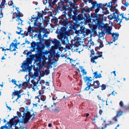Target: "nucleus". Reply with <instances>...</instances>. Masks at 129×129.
Segmentation results:
<instances>
[{"label": "nucleus", "mask_w": 129, "mask_h": 129, "mask_svg": "<svg viewBox=\"0 0 129 129\" xmlns=\"http://www.w3.org/2000/svg\"><path fill=\"white\" fill-rule=\"evenodd\" d=\"M117 0H112V1L111 2V3H112V7H113V5L115 4V2Z\"/></svg>", "instance_id": "obj_51"}, {"label": "nucleus", "mask_w": 129, "mask_h": 129, "mask_svg": "<svg viewBox=\"0 0 129 129\" xmlns=\"http://www.w3.org/2000/svg\"><path fill=\"white\" fill-rule=\"evenodd\" d=\"M91 54H90V55H94V52L93 50H91Z\"/></svg>", "instance_id": "obj_48"}, {"label": "nucleus", "mask_w": 129, "mask_h": 129, "mask_svg": "<svg viewBox=\"0 0 129 129\" xmlns=\"http://www.w3.org/2000/svg\"><path fill=\"white\" fill-rule=\"evenodd\" d=\"M93 74H94V77L95 78H100L102 77L100 73L99 74L98 73V72L96 71L94 72Z\"/></svg>", "instance_id": "obj_16"}, {"label": "nucleus", "mask_w": 129, "mask_h": 129, "mask_svg": "<svg viewBox=\"0 0 129 129\" xmlns=\"http://www.w3.org/2000/svg\"><path fill=\"white\" fill-rule=\"evenodd\" d=\"M79 46H73L72 49L74 51L80 52V50L78 51V50H79L80 49H79Z\"/></svg>", "instance_id": "obj_19"}, {"label": "nucleus", "mask_w": 129, "mask_h": 129, "mask_svg": "<svg viewBox=\"0 0 129 129\" xmlns=\"http://www.w3.org/2000/svg\"><path fill=\"white\" fill-rule=\"evenodd\" d=\"M100 10V9L97 7V8L95 9V12L96 13H97Z\"/></svg>", "instance_id": "obj_50"}, {"label": "nucleus", "mask_w": 129, "mask_h": 129, "mask_svg": "<svg viewBox=\"0 0 129 129\" xmlns=\"http://www.w3.org/2000/svg\"><path fill=\"white\" fill-rule=\"evenodd\" d=\"M31 47L32 48L35 47L36 46V43L35 42H33L31 44Z\"/></svg>", "instance_id": "obj_32"}, {"label": "nucleus", "mask_w": 129, "mask_h": 129, "mask_svg": "<svg viewBox=\"0 0 129 129\" xmlns=\"http://www.w3.org/2000/svg\"><path fill=\"white\" fill-rule=\"evenodd\" d=\"M49 83L48 82H47L46 83V85L48 86L49 85Z\"/></svg>", "instance_id": "obj_62"}, {"label": "nucleus", "mask_w": 129, "mask_h": 129, "mask_svg": "<svg viewBox=\"0 0 129 129\" xmlns=\"http://www.w3.org/2000/svg\"><path fill=\"white\" fill-rule=\"evenodd\" d=\"M80 68L81 69V72L83 73V75H86L87 74L86 72L85 71V70L83 69L82 66H79Z\"/></svg>", "instance_id": "obj_20"}, {"label": "nucleus", "mask_w": 129, "mask_h": 129, "mask_svg": "<svg viewBox=\"0 0 129 129\" xmlns=\"http://www.w3.org/2000/svg\"><path fill=\"white\" fill-rule=\"evenodd\" d=\"M23 70L24 71L28 72L29 74L32 76H34V73L31 72L32 68L29 66L28 62L26 61H24L21 66Z\"/></svg>", "instance_id": "obj_3"}, {"label": "nucleus", "mask_w": 129, "mask_h": 129, "mask_svg": "<svg viewBox=\"0 0 129 129\" xmlns=\"http://www.w3.org/2000/svg\"><path fill=\"white\" fill-rule=\"evenodd\" d=\"M118 117L116 116L113 118V120H114L115 121H117V118Z\"/></svg>", "instance_id": "obj_47"}, {"label": "nucleus", "mask_w": 129, "mask_h": 129, "mask_svg": "<svg viewBox=\"0 0 129 129\" xmlns=\"http://www.w3.org/2000/svg\"><path fill=\"white\" fill-rule=\"evenodd\" d=\"M22 31V30H20V32H18L17 31H16V33L18 34H21V32Z\"/></svg>", "instance_id": "obj_61"}, {"label": "nucleus", "mask_w": 129, "mask_h": 129, "mask_svg": "<svg viewBox=\"0 0 129 129\" xmlns=\"http://www.w3.org/2000/svg\"><path fill=\"white\" fill-rule=\"evenodd\" d=\"M94 85H100V83L99 81H94Z\"/></svg>", "instance_id": "obj_33"}, {"label": "nucleus", "mask_w": 129, "mask_h": 129, "mask_svg": "<svg viewBox=\"0 0 129 129\" xmlns=\"http://www.w3.org/2000/svg\"><path fill=\"white\" fill-rule=\"evenodd\" d=\"M17 19H16V21L18 22V24L19 25L21 24V25H22V23L23 21L20 18L19 16H16Z\"/></svg>", "instance_id": "obj_17"}, {"label": "nucleus", "mask_w": 129, "mask_h": 129, "mask_svg": "<svg viewBox=\"0 0 129 129\" xmlns=\"http://www.w3.org/2000/svg\"><path fill=\"white\" fill-rule=\"evenodd\" d=\"M68 96L67 95L64 96L63 97V99H67L68 98Z\"/></svg>", "instance_id": "obj_59"}, {"label": "nucleus", "mask_w": 129, "mask_h": 129, "mask_svg": "<svg viewBox=\"0 0 129 129\" xmlns=\"http://www.w3.org/2000/svg\"><path fill=\"white\" fill-rule=\"evenodd\" d=\"M97 53L98 54V55L97 56L98 57V58L102 57V52H100L99 53Z\"/></svg>", "instance_id": "obj_38"}, {"label": "nucleus", "mask_w": 129, "mask_h": 129, "mask_svg": "<svg viewBox=\"0 0 129 129\" xmlns=\"http://www.w3.org/2000/svg\"><path fill=\"white\" fill-rule=\"evenodd\" d=\"M89 30H87L85 32H83L81 29L76 31V33L77 34V36H80L79 38H84L86 35L89 34Z\"/></svg>", "instance_id": "obj_5"}, {"label": "nucleus", "mask_w": 129, "mask_h": 129, "mask_svg": "<svg viewBox=\"0 0 129 129\" xmlns=\"http://www.w3.org/2000/svg\"><path fill=\"white\" fill-rule=\"evenodd\" d=\"M23 113V122L25 124L29 120L30 118L32 117L33 119L34 118L35 113H33L30 110L26 108V110L22 112Z\"/></svg>", "instance_id": "obj_1"}, {"label": "nucleus", "mask_w": 129, "mask_h": 129, "mask_svg": "<svg viewBox=\"0 0 129 129\" xmlns=\"http://www.w3.org/2000/svg\"><path fill=\"white\" fill-rule=\"evenodd\" d=\"M28 32L29 33L33 32V31L32 30V27H31L30 25L28 28Z\"/></svg>", "instance_id": "obj_27"}, {"label": "nucleus", "mask_w": 129, "mask_h": 129, "mask_svg": "<svg viewBox=\"0 0 129 129\" xmlns=\"http://www.w3.org/2000/svg\"><path fill=\"white\" fill-rule=\"evenodd\" d=\"M10 5L11 6H12V7H14V5L13 4L12 2L11 1V3L10 4Z\"/></svg>", "instance_id": "obj_54"}, {"label": "nucleus", "mask_w": 129, "mask_h": 129, "mask_svg": "<svg viewBox=\"0 0 129 129\" xmlns=\"http://www.w3.org/2000/svg\"><path fill=\"white\" fill-rule=\"evenodd\" d=\"M41 101H43V102L45 100V98L44 97H43V98H41Z\"/></svg>", "instance_id": "obj_49"}, {"label": "nucleus", "mask_w": 129, "mask_h": 129, "mask_svg": "<svg viewBox=\"0 0 129 129\" xmlns=\"http://www.w3.org/2000/svg\"><path fill=\"white\" fill-rule=\"evenodd\" d=\"M102 112V111L101 109H100L99 112V113L100 114V115H101V114Z\"/></svg>", "instance_id": "obj_60"}, {"label": "nucleus", "mask_w": 129, "mask_h": 129, "mask_svg": "<svg viewBox=\"0 0 129 129\" xmlns=\"http://www.w3.org/2000/svg\"><path fill=\"white\" fill-rule=\"evenodd\" d=\"M17 45H16L14 43L12 42L11 44H10V48L11 49L10 51H13L16 50Z\"/></svg>", "instance_id": "obj_12"}, {"label": "nucleus", "mask_w": 129, "mask_h": 129, "mask_svg": "<svg viewBox=\"0 0 129 129\" xmlns=\"http://www.w3.org/2000/svg\"><path fill=\"white\" fill-rule=\"evenodd\" d=\"M112 94V95H115V93H114V91H113L112 92V93L111 94H110V95L111 94Z\"/></svg>", "instance_id": "obj_63"}, {"label": "nucleus", "mask_w": 129, "mask_h": 129, "mask_svg": "<svg viewBox=\"0 0 129 129\" xmlns=\"http://www.w3.org/2000/svg\"><path fill=\"white\" fill-rule=\"evenodd\" d=\"M97 7L100 8L102 9L105 6L104 5H103L101 4H98L96 5Z\"/></svg>", "instance_id": "obj_24"}, {"label": "nucleus", "mask_w": 129, "mask_h": 129, "mask_svg": "<svg viewBox=\"0 0 129 129\" xmlns=\"http://www.w3.org/2000/svg\"><path fill=\"white\" fill-rule=\"evenodd\" d=\"M39 80H38L36 82H33V86L32 87L33 89V91H36L38 90L39 89L38 87V84Z\"/></svg>", "instance_id": "obj_10"}, {"label": "nucleus", "mask_w": 129, "mask_h": 129, "mask_svg": "<svg viewBox=\"0 0 129 129\" xmlns=\"http://www.w3.org/2000/svg\"><path fill=\"white\" fill-rule=\"evenodd\" d=\"M39 75V73L37 70L35 71L34 73V76H38Z\"/></svg>", "instance_id": "obj_28"}, {"label": "nucleus", "mask_w": 129, "mask_h": 129, "mask_svg": "<svg viewBox=\"0 0 129 129\" xmlns=\"http://www.w3.org/2000/svg\"><path fill=\"white\" fill-rule=\"evenodd\" d=\"M104 39V36L99 38V39L101 41L99 42V44H100V47L102 48L103 46L102 42Z\"/></svg>", "instance_id": "obj_15"}, {"label": "nucleus", "mask_w": 129, "mask_h": 129, "mask_svg": "<svg viewBox=\"0 0 129 129\" xmlns=\"http://www.w3.org/2000/svg\"><path fill=\"white\" fill-rule=\"evenodd\" d=\"M43 56L40 59V61L39 63L40 66L41 67H46L47 65L50 64V59L49 58L46 57V55L47 56V54L46 53H43ZM48 57L49 56H48Z\"/></svg>", "instance_id": "obj_2"}, {"label": "nucleus", "mask_w": 129, "mask_h": 129, "mask_svg": "<svg viewBox=\"0 0 129 129\" xmlns=\"http://www.w3.org/2000/svg\"><path fill=\"white\" fill-rule=\"evenodd\" d=\"M66 48L67 49H70V45H67L66 46Z\"/></svg>", "instance_id": "obj_44"}, {"label": "nucleus", "mask_w": 129, "mask_h": 129, "mask_svg": "<svg viewBox=\"0 0 129 129\" xmlns=\"http://www.w3.org/2000/svg\"><path fill=\"white\" fill-rule=\"evenodd\" d=\"M30 77L29 76V75H27L25 77V78L26 79L27 82H28L29 81L30 79Z\"/></svg>", "instance_id": "obj_26"}, {"label": "nucleus", "mask_w": 129, "mask_h": 129, "mask_svg": "<svg viewBox=\"0 0 129 129\" xmlns=\"http://www.w3.org/2000/svg\"><path fill=\"white\" fill-rule=\"evenodd\" d=\"M45 81L43 80H41L40 81V83L42 85H43L45 83Z\"/></svg>", "instance_id": "obj_42"}, {"label": "nucleus", "mask_w": 129, "mask_h": 129, "mask_svg": "<svg viewBox=\"0 0 129 129\" xmlns=\"http://www.w3.org/2000/svg\"><path fill=\"white\" fill-rule=\"evenodd\" d=\"M16 16H19V17L20 16H23V14L22 13H20L19 11H18V12L16 13Z\"/></svg>", "instance_id": "obj_30"}, {"label": "nucleus", "mask_w": 129, "mask_h": 129, "mask_svg": "<svg viewBox=\"0 0 129 129\" xmlns=\"http://www.w3.org/2000/svg\"><path fill=\"white\" fill-rule=\"evenodd\" d=\"M126 8V7L125 5H124V6H122L121 7V8L123 9H125Z\"/></svg>", "instance_id": "obj_58"}, {"label": "nucleus", "mask_w": 129, "mask_h": 129, "mask_svg": "<svg viewBox=\"0 0 129 129\" xmlns=\"http://www.w3.org/2000/svg\"><path fill=\"white\" fill-rule=\"evenodd\" d=\"M98 57L97 56H96L94 57H93L91 59V61L93 63H96V62L94 61V60L97 59L98 58Z\"/></svg>", "instance_id": "obj_21"}, {"label": "nucleus", "mask_w": 129, "mask_h": 129, "mask_svg": "<svg viewBox=\"0 0 129 129\" xmlns=\"http://www.w3.org/2000/svg\"><path fill=\"white\" fill-rule=\"evenodd\" d=\"M124 5H125L126 7H127L129 5V4L128 3H126L125 4H124Z\"/></svg>", "instance_id": "obj_56"}, {"label": "nucleus", "mask_w": 129, "mask_h": 129, "mask_svg": "<svg viewBox=\"0 0 129 129\" xmlns=\"http://www.w3.org/2000/svg\"><path fill=\"white\" fill-rule=\"evenodd\" d=\"M84 79L87 85H92L91 83L92 81V78L91 77L86 76L84 78Z\"/></svg>", "instance_id": "obj_8"}, {"label": "nucleus", "mask_w": 129, "mask_h": 129, "mask_svg": "<svg viewBox=\"0 0 129 129\" xmlns=\"http://www.w3.org/2000/svg\"><path fill=\"white\" fill-rule=\"evenodd\" d=\"M18 121H19L18 119L16 120L14 118L10 120L9 123H8L6 124L5 126H2L0 128L1 129L9 128H12L13 126V127L15 126L16 124L18 123Z\"/></svg>", "instance_id": "obj_4"}, {"label": "nucleus", "mask_w": 129, "mask_h": 129, "mask_svg": "<svg viewBox=\"0 0 129 129\" xmlns=\"http://www.w3.org/2000/svg\"><path fill=\"white\" fill-rule=\"evenodd\" d=\"M119 105L121 107H124L123 101H121L119 103Z\"/></svg>", "instance_id": "obj_39"}, {"label": "nucleus", "mask_w": 129, "mask_h": 129, "mask_svg": "<svg viewBox=\"0 0 129 129\" xmlns=\"http://www.w3.org/2000/svg\"><path fill=\"white\" fill-rule=\"evenodd\" d=\"M3 16V15L2 13H1V14H0V18H1Z\"/></svg>", "instance_id": "obj_64"}, {"label": "nucleus", "mask_w": 129, "mask_h": 129, "mask_svg": "<svg viewBox=\"0 0 129 129\" xmlns=\"http://www.w3.org/2000/svg\"><path fill=\"white\" fill-rule=\"evenodd\" d=\"M110 123L109 124H106L105 125V128L106 127H107V125H109L110 124H112V123H111V121H110Z\"/></svg>", "instance_id": "obj_52"}, {"label": "nucleus", "mask_w": 129, "mask_h": 129, "mask_svg": "<svg viewBox=\"0 0 129 129\" xmlns=\"http://www.w3.org/2000/svg\"><path fill=\"white\" fill-rule=\"evenodd\" d=\"M60 110L59 109L56 108L55 110V112H57L59 111Z\"/></svg>", "instance_id": "obj_53"}, {"label": "nucleus", "mask_w": 129, "mask_h": 129, "mask_svg": "<svg viewBox=\"0 0 129 129\" xmlns=\"http://www.w3.org/2000/svg\"><path fill=\"white\" fill-rule=\"evenodd\" d=\"M40 74L42 76H43L45 74V72L44 71L41 72H40Z\"/></svg>", "instance_id": "obj_46"}, {"label": "nucleus", "mask_w": 129, "mask_h": 129, "mask_svg": "<svg viewBox=\"0 0 129 129\" xmlns=\"http://www.w3.org/2000/svg\"><path fill=\"white\" fill-rule=\"evenodd\" d=\"M58 41L56 39H55L53 41H52V43L54 45H56L58 43Z\"/></svg>", "instance_id": "obj_25"}, {"label": "nucleus", "mask_w": 129, "mask_h": 129, "mask_svg": "<svg viewBox=\"0 0 129 129\" xmlns=\"http://www.w3.org/2000/svg\"><path fill=\"white\" fill-rule=\"evenodd\" d=\"M18 87L19 88H21L22 87V88H23V85L22 84H21L19 85H18Z\"/></svg>", "instance_id": "obj_43"}, {"label": "nucleus", "mask_w": 129, "mask_h": 129, "mask_svg": "<svg viewBox=\"0 0 129 129\" xmlns=\"http://www.w3.org/2000/svg\"><path fill=\"white\" fill-rule=\"evenodd\" d=\"M94 42L92 41L91 39L88 42V43L86 44L85 48H88V50H89V48L91 46H94Z\"/></svg>", "instance_id": "obj_9"}, {"label": "nucleus", "mask_w": 129, "mask_h": 129, "mask_svg": "<svg viewBox=\"0 0 129 129\" xmlns=\"http://www.w3.org/2000/svg\"><path fill=\"white\" fill-rule=\"evenodd\" d=\"M44 72L45 74H46L47 75H48L50 73L49 70L48 69L46 70Z\"/></svg>", "instance_id": "obj_37"}, {"label": "nucleus", "mask_w": 129, "mask_h": 129, "mask_svg": "<svg viewBox=\"0 0 129 129\" xmlns=\"http://www.w3.org/2000/svg\"><path fill=\"white\" fill-rule=\"evenodd\" d=\"M90 85H87V87H86L85 89V90L86 91L88 90L90 88Z\"/></svg>", "instance_id": "obj_40"}, {"label": "nucleus", "mask_w": 129, "mask_h": 129, "mask_svg": "<svg viewBox=\"0 0 129 129\" xmlns=\"http://www.w3.org/2000/svg\"><path fill=\"white\" fill-rule=\"evenodd\" d=\"M102 90H104L106 88V85L103 84L102 85Z\"/></svg>", "instance_id": "obj_41"}, {"label": "nucleus", "mask_w": 129, "mask_h": 129, "mask_svg": "<svg viewBox=\"0 0 129 129\" xmlns=\"http://www.w3.org/2000/svg\"><path fill=\"white\" fill-rule=\"evenodd\" d=\"M43 89H42L41 90H40L39 91V96L40 95H41L42 93H43Z\"/></svg>", "instance_id": "obj_36"}, {"label": "nucleus", "mask_w": 129, "mask_h": 129, "mask_svg": "<svg viewBox=\"0 0 129 129\" xmlns=\"http://www.w3.org/2000/svg\"><path fill=\"white\" fill-rule=\"evenodd\" d=\"M104 35L105 34L101 32L99 33L98 35V36L99 38L101 37H104Z\"/></svg>", "instance_id": "obj_31"}, {"label": "nucleus", "mask_w": 129, "mask_h": 129, "mask_svg": "<svg viewBox=\"0 0 129 129\" xmlns=\"http://www.w3.org/2000/svg\"><path fill=\"white\" fill-rule=\"evenodd\" d=\"M5 0H2L1 4L0 5V7L1 8L4 5H6Z\"/></svg>", "instance_id": "obj_23"}, {"label": "nucleus", "mask_w": 129, "mask_h": 129, "mask_svg": "<svg viewBox=\"0 0 129 129\" xmlns=\"http://www.w3.org/2000/svg\"><path fill=\"white\" fill-rule=\"evenodd\" d=\"M89 2L92 4L93 8L94 7L96 4V3L95 2H93L92 0H90L89 1Z\"/></svg>", "instance_id": "obj_22"}, {"label": "nucleus", "mask_w": 129, "mask_h": 129, "mask_svg": "<svg viewBox=\"0 0 129 129\" xmlns=\"http://www.w3.org/2000/svg\"><path fill=\"white\" fill-rule=\"evenodd\" d=\"M123 14H122L118 15L117 20L120 21H121L123 18H124V17L123 16Z\"/></svg>", "instance_id": "obj_18"}, {"label": "nucleus", "mask_w": 129, "mask_h": 129, "mask_svg": "<svg viewBox=\"0 0 129 129\" xmlns=\"http://www.w3.org/2000/svg\"><path fill=\"white\" fill-rule=\"evenodd\" d=\"M57 99V97L55 96H54L53 97V100H55Z\"/></svg>", "instance_id": "obj_57"}, {"label": "nucleus", "mask_w": 129, "mask_h": 129, "mask_svg": "<svg viewBox=\"0 0 129 129\" xmlns=\"http://www.w3.org/2000/svg\"><path fill=\"white\" fill-rule=\"evenodd\" d=\"M112 28L111 27L109 26L108 24H106L104 25V26L102 27V30H105V32L108 33V34H111L110 33Z\"/></svg>", "instance_id": "obj_6"}, {"label": "nucleus", "mask_w": 129, "mask_h": 129, "mask_svg": "<svg viewBox=\"0 0 129 129\" xmlns=\"http://www.w3.org/2000/svg\"><path fill=\"white\" fill-rule=\"evenodd\" d=\"M49 5L48 7H46L44 11L46 12H48L49 10L50 9L53 5L52 4H51L50 2H49Z\"/></svg>", "instance_id": "obj_14"}, {"label": "nucleus", "mask_w": 129, "mask_h": 129, "mask_svg": "<svg viewBox=\"0 0 129 129\" xmlns=\"http://www.w3.org/2000/svg\"><path fill=\"white\" fill-rule=\"evenodd\" d=\"M112 37H113V41L115 42V41L117 40L118 38L119 34L117 33H113L112 34Z\"/></svg>", "instance_id": "obj_13"}, {"label": "nucleus", "mask_w": 129, "mask_h": 129, "mask_svg": "<svg viewBox=\"0 0 129 129\" xmlns=\"http://www.w3.org/2000/svg\"><path fill=\"white\" fill-rule=\"evenodd\" d=\"M22 84L23 88L25 87L27 85V83L26 82H24Z\"/></svg>", "instance_id": "obj_45"}, {"label": "nucleus", "mask_w": 129, "mask_h": 129, "mask_svg": "<svg viewBox=\"0 0 129 129\" xmlns=\"http://www.w3.org/2000/svg\"><path fill=\"white\" fill-rule=\"evenodd\" d=\"M122 111H117V112L116 116L118 117L119 116L121 115H122Z\"/></svg>", "instance_id": "obj_29"}, {"label": "nucleus", "mask_w": 129, "mask_h": 129, "mask_svg": "<svg viewBox=\"0 0 129 129\" xmlns=\"http://www.w3.org/2000/svg\"><path fill=\"white\" fill-rule=\"evenodd\" d=\"M113 3H111V2H109L108 3V4H107V7H109V8H110L111 7H112V4Z\"/></svg>", "instance_id": "obj_35"}, {"label": "nucleus", "mask_w": 129, "mask_h": 129, "mask_svg": "<svg viewBox=\"0 0 129 129\" xmlns=\"http://www.w3.org/2000/svg\"><path fill=\"white\" fill-rule=\"evenodd\" d=\"M34 17V15L32 16V18H31V20L29 19L30 21H29L28 23L30 24L31 23H33L34 26H37V24L38 23V18L36 17Z\"/></svg>", "instance_id": "obj_7"}, {"label": "nucleus", "mask_w": 129, "mask_h": 129, "mask_svg": "<svg viewBox=\"0 0 129 129\" xmlns=\"http://www.w3.org/2000/svg\"><path fill=\"white\" fill-rule=\"evenodd\" d=\"M20 93V91H15L13 92L12 95H17L18 96L17 98L16 99V101L18 103H19V102L18 101V99L19 98L21 97Z\"/></svg>", "instance_id": "obj_11"}, {"label": "nucleus", "mask_w": 129, "mask_h": 129, "mask_svg": "<svg viewBox=\"0 0 129 129\" xmlns=\"http://www.w3.org/2000/svg\"><path fill=\"white\" fill-rule=\"evenodd\" d=\"M47 0H43V2L44 4H46V3H47Z\"/></svg>", "instance_id": "obj_55"}, {"label": "nucleus", "mask_w": 129, "mask_h": 129, "mask_svg": "<svg viewBox=\"0 0 129 129\" xmlns=\"http://www.w3.org/2000/svg\"><path fill=\"white\" fill-rule=\"evenodd\" d=\"M11 82L13 83V84H15L16 86H18V84L16 83V81L15 79H12L11 81Z\"/></svg>", "instance_id": "obj_34"}]
</instances>
